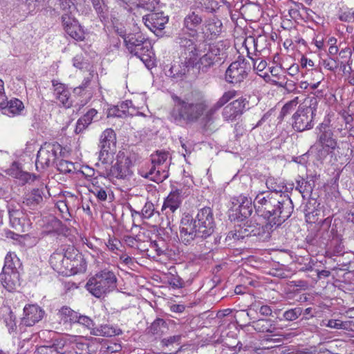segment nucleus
<instances>
[{
    "label": "nucleus",
    "instance_id": "obj_23",
    "mask_svg": "<svg viewBox=\"0 0 354 354\" xmlns=\"http://www.w3.org/2000/svg\"><path fill=\"white\" fill-rule=\"evenodd\" d=\"M250 326L258 333H268L273 334L272 336L280 335L279 330L282 329L277 322L270 319H259L253 321Z\"/></svg>",
    "mask_w": 354,
    "mask_h": 354
},
{
    "label": "nucleus",
    "instance_id": "obj_30",
    "mask_svg": "<svg viewBox=\"0 0 354 354\" xmlns=\"http://www.w3.org/2000/svg\"><path fill=\"white\" fill-rule=\"evenodd\" d=\"M92 6L102 22L109 20V7L104 0H90Z\"/></svg>",
    "mask_w": 354,
    "mask_h": 354
},
{
    "label": "nucleus",
    "instance_id": "obj_24",
    "mask_svg": "<svg viewBox=\"0 0 354 354\" xmlns=\"http://www.w3.org/2000/svg\"><path fill=\"white\" fill-rule=\"evenodd\" d=\"M139 172L142 177L158 183H162L168 177V172L164 168H160V167L153 164L152 161L149 165L142 168Z\"/></svg>",
    "mask_w": 354,
    "mask_h": 354
},
{
    "label": "nucleus",
    "instance_id": "obj_10",
    "mask_svg": "<svg viewBox=\"0 0 354 354\" xmlns=\"http://www.w3.org/2000/svg\"><path fill=\"white\" fill-rule=\"evenodd\" d=\"M198 237L206 239L214 231L215 223L213 212L209 207L201 209L196 217Z\"/></svg>",
    "mask_w": 354,
    "mask_h": 354
},
{
    "label": "nucleus",
    "instance_id": "obj_28",
    "mask_svg": "<svg viewBox=\"0 0 354 354\" xmlns=\"http://www.w3.org/2000/svg\"><path fill=\"white\" fill-rule=\"evenodd\" d=\"M97 111L95 109H90L83 116L80 118L75 129L76 134L82 133L93 122L94 118L97 115Z\"/></svg>",
    "mask_w": 354,
    "mask_h": 354
},
{
    "label": "nucleus",
    "instance_id": "obj_62",
    "mask_svg": "<svg viewBox=\"0 0 354 354\" xmlns=\"http://www.w3.org/2000/svg\"><path fill=\"white\" fill-rule=\"evenodd\" d=\"M254 69L258 72H262L267 66L266 60L261 59H252Z\"/></svg>",
    "mask_w": 354,
    "mask_h": 354
},
{
    "label": "nucleus",
    "instance_id": "obj_48",
    "mask_svg": "<svg viewBox=\"0 0 354 354\" xmlns=\"http://www.w3.org/2000/svg\"><path fill=\"white\" fill-rule=\"evenodd\" d=\"M102 331L104 337H113L122 334L121 329L108 324L102 325Z\"/></svg>",
    "mask_w": 354,
    "mask_h": 354
},
{
    "label": "nucleus",
    "instance_id": "obj_13",
    "mask_svg": "<svg viewBox=\"0 0 354 354\" xmlns=\"http://www.w3.org/2000/svg\"><path fill=\"white\" fill-rule=\"evenodd\" d=\"M50 264L54 270L63 275H71L76 272V261L71 260L66 254L55 252L51 254L49 260Z\"/></svg>",
    "mask_w": 354,
    "mask_h": 354
},
{
    "label": "nucleus",
    "instance_id": "obj_19",
    "mask_svg": "<svg viewBox=\"0 0 354 354\" xmlns=\"http://www.w3.org/2000/svg\"><path fill=\"white\" fill-rule=\"evenodd\" d=\"M62 23L66 32L77 41L84 39V32L79 24L78 21L70 14L65 13L62 16Z\"/></svg>",
    "mask_w": 354,
    "mask_h": 354
},
{
    "label": "nucleus",
    "instance_id": "obj_33",
    "mask_svg": "<svg viewBox=\"0 0 354 354\" xmlns=\"http://www.w3.org/2000/svg\"><path fill=\"white\" fill-rule=\"evenodd\" d=\"M21 263L15 253L9 252L5 257L4 266L3 270L10 271H18Z\"/></svg>",
    "mask_w": 354,
    "mask_h": 354
},
{
    "label": "nucleus",
    "instance_id": "obj_29",
    "mask_svg": "<svg viewBox=\"0 0 354 354\" xmlns=\"http://www.w3.org/2000/svg\"><path fill=\"white\" fill-rule=\"evenodd\" d=\"M240 205L236 209V214H238L239 218L243 220L249 217L253 211L254 204H252L251 198H248L246 196H241L239 197Z\"/></svg>",
    "mask_w": 354,
    "mask_h": 354
},
{
    "label": "nucleus",
    "instance_id": "obj_56",
    "mask_svg": "<svg viewBox=\"0 0 354 354\" xmlns=\"http://www.w3.org/2000/svg\"><path fill=\"white\" fill-rule=\"evenodd\" d=\"M298 97H295L293 100L287 102L283 107L281 113L286 115L290 113L298 104Z\"/></svg>",
    "mask_w": 354,
    "mask_h": 354
},
{
    "label": "nucleus",
    "instance_id": "obj_59",
    "mask_svg": "<svg viewBox=\"0 0 354 354\" xmlns=\"http://www.w3.org/2000/svg\"><path fill=\"white\" fill-rule=\"evenodd\" d=\"M73 64L77 68L83 69L86 67L88 63L84 61L82 55L80 54L73 57Z\"/></svg>",
    "mask_w": 354,
    "mask_h": 354
},
{
    "label": "nucleus",
    "instance_id": "obj_49",
    "mask_svg": "<svg viewBox=\"0 0 354 354\" xmlns=\"http://www.w3.org/2000/svg\"><path fill=\"white\" fill-rule=\"evenodd\" d=\"M251 308L255 310H259L260 314L263 316H270L272 310L270 306L261 305L260 301H255L251 304Z\"/></svg>",
    "mask_w": 354,
    "mask_h": 354
},
{
    "label": "nucleus",
    "instance_id": "obj_55",
    "mask_svg": "<svg viewBox=\"0 0 354 354\" xmlns=\"http://www.w3.org/2000/svg\"><path fill=\"white\" fill-rule=\"evenodd\" d=\"M59 8L66 12V13H71V9L75 8V0H57Z\"/></svg>",
    "mask_w": 354,
    "mask_h": 354
},
{
    "label": "nucleus",
    "instance_id": "obj_44",
    "mask_svg": "<svg viewBox=\"0 0 354 354\" xmlns=\"http://www.w3.org/2000/svg\"><path fill=\"white\" fill-rule=\"evenodd\" d=\"M239 115H241L243 111L247 109L249 102L244 97H240L230 103Z\"/></svg>",
    "mask_w": 354,
    "mask_h": 354
},
{
    "label": "nucleus",
    "instance_id": "obj_27",
    "mask_svg": "<svg viewBox=\"0 0 354 354\" xmlns=\"http://www.w3.org/2000/svg\"><path fill=\"white\" fill-rule=\"evenodd\" d=\"M230 48V43L227 41H218L211 44L208 53L215 58L217 62L227 55V50Z\"/></svg>",
    "mask_w": 354,
    "mask_h": 354
},
{
    "label": "nucleus",
    "instance_id": "obj_47",
    "mask_svg": "<svg viewBox=\"0 0 354 354\" xmlns=\"http://www.w3.org/2000/svg\"><path fill=\"white\" fill-rule=\"evenodd\" d=\"M303 313V309L300 307L289 309L283 314V318L287 321H295Z\"/></svg>",
    "mask_w": 354,
    "mask_h": 354
},
{
    "label": "nucleus",
    "instance_id": "obj_53",
    "mask_svg": "<svg viewBox=\"0 0 354 354\" xmlns=\"http://www.w3.org/2000/svg\"><path fill=\"white\" fill-rule=\"evenodd\" d=\"M76 324H78L88 330L89 328H93V326H95V323L91 317L80 313L76 320Z\"/></svg>",
    "mask_w": 354,
    "mask_h": 354
},
{
    "label": "nucleus",
    "instance_id": "obj_6",
    "mask_svg": "<svg viewBox=\"0 0 354 354\" xmlns=\"http://www.w3.org/2000/svg\"><path fill=\"white\" fill-rule=\"evenodd\" d=\"M274 198L275 203L274 202L272 205V217L268 220L277 227L291 216L294 206L288 194L277 193Z\"/></svg>",
    "mask_w": 354,
    "mask_h": 354
},
{
    "label": "nucleus",
    "instance_id": "obj_20",
    "mask_svg": "<svg viewBox=\"0 0 354 354\" xmlns=\"http://www.w3.org/2000/svg\"><path fill=\"white\" fill-rule=\"evenodd\" d=\"M45 315V311L37 304H28L24 308L22 324L26 326H32L41 321Z\"/></svg>",
    "mask_w": 354,
    "mask_h": 354
},
{
    "label": "nucleus",
    "instance_id": "obj_34",
    "mask_svg": "<svg viewBox=\"0 0 354 354\" xmlns=\"http://www.w3.org/2000/svg\"><path fill=\"white\" fill-rule=\"evenodd\" d=\"M178 313H182L185 311L188 313V317L185 321H183L185 317H178V324H189L191 323V321L193 319L194 315L192 314H190L189 313V308L192 306V303L189 302V304H185L183 301H178Z\"/></svg>",
    "mask_w": 354,
    "mask_h": 354
},
{
    "label": "nucleus",
    "instance_id": "obj_12",
    "mask_svg": "<svg viewBox=\"0 0 354 354\" xmlns=\"http://www.w3.org/2000/svg\"><path fill=\"white\" fill-rule=\"evenodd\" d=\"M177 209V190L171 191L166 198L162 207V212L166 216V229L177 235V222L175 212Z\"/></svg>",
    "mask_w": 354,
    "mask_h": 354
},
{
    "label": "nucleus",
    "instance_id": "obj_51",
    "mask_svg": "<svg viewBox=\"0 0 354 354\" xmlns=\"http://www.w3.org/2000/svg\"><path fill=\"white\" fill-rule=\"evenodd\" d=\"M222 115L223 118L227 121H232L240 116L230 104L227 105L223 110Z\"/></svg>",
    "mask_w": 354,
    "mask_h": 354
},
{
    "label": "nucleus",
    "instance_id": "obj_1",
    "mask_svg": "<svg viewBox=\"0 0 354 354\" xmlns=\"http://www.w3.org/2000/svg\"><path fill=\"white\" fill-rule=\"evenodd\" d=\"M180 57L184 59L180 74L195 77L200 71L206 73L217 60L208 52L199 57V50L193 39L180 38L178 41Z\"/></svg>",
    "mask_w": 354,
    "mask_h": 354
},
{
    "label": "nucleus",
    "instance_id": "obj_3",
    "mask_svg": "<svg viewBox=\"0 0 354 354\" xmlns=\"http://www.w3.org/2000/svg\"><path fill=\"white\" fill-rule=\"evenodd\" d=\"M205 108V102L199 93L191 91L182 99L178 97V117L187 121L196 120Z\"/></svg>",
    "mask_w": 354,
    "mask_h": 354
},
{
    "label": "nucleus",
    "instance_id": "obj_41",
    "mask_svg": "<svg viewBox=\"0 0 354 354\" xmlns=\"http://www.w3.org/2000/svg\"><path fill=\"white\" fill-rule=\"evenodd\" d=\"M237 95V91L235 90H230L225 92L223 95L215 103L216 109H220L223 106L227 103L230 100Z\"/></svg>",
    "mask_w": 354,
    "mask_h": 354
},
{
    "label": "nucleus",
    "instance_id": "obj_58",
    "mask_svg": "<svg viewBox=\"0 0 354 354\" xmlns=\"http://www.w3.org/2000/svg\"><path fill=\"white\" fill-rule=\"evenodd\" d=\"M56 98L66 107L69 108L71 106V102L69 100L70 93L69 91H67L62 93H60L56 95Z\"/></svg>",
    "mask_w": 354,
    "mask_h": 354
},
{
    "label": "nucleus",
    "instance_id": "obj_25",
    "mask_svg": "<svg viewBox=\"0 0 354 354\" xmlns=\"http://www.w3.org/2000/svg\"><path fill=\"white\" fill-rule=\"evenodd\" d=\"M10 222L16 230L26 232L30 225V221L24 216L23 212L18 209L9 211Z\"/></svg>",
    "mask_w": 354,
    "mask_h": 354
},
{
    "label": "nucleus",
    "instance_id": "obj_39",
    "mask_svg": "<svg viewBox=\"0 0 354 354\" xmlns=\"http://www.w3.org/2000/svg\"><path fill=\"white\" fill-rule=\"evenodd\" d=\"M59 313L66 319L65 322L68 321L71 324H76L79 313L74 311L67 306H64L59 310Z\"/></svg>",
    "mask_w": 354,
    "mask_h": 354
},
{
    "label": "nucleus",
    "instance_id": "obj_9",
    "mask_svg": "<svg viewBox=\"0 0 354 354\" xmlns=\"http://www.w3.org/2000/svg\"><path fill=\"white\" fill-rule=\"evenodd\" d=\"M130 161L129 158L124 156H118L116 162L107 168L109 164L102 165L100 164V169H102L100 171L102 176L105 177H113L116 178L124 179L129 175H130L129 164Z\"/></svg>",
    "mask_w": 354,
    "mask_h": 354
},
{
    "label": "nucleus",
    "instance_id": "obj_14",
    "mask_svg": "<svg viewBox=\"0 0 354 354\" xmlns=\"http://www.w3.org/2000/svg\"><path fill=\"white\" fill-rule=\"evenodd\" d=\"M277 193L262 192L259 193L254 200V207L256 212L266 219L272 217L271 212L273 211L272 203H275Z\"/></svg>",
    "mask_w": 354,
    "mask_h": 354
},
{
    "label": "nucleus",
    "instance_id": "obj_36",
    "mask_svg": "<svg viewBox=\"0 0 354 354\" xmlns=\"http://www.w3.org/2000/svg\"><path fill=\"white\" fill-rule=\"evenodd\" d=\"M178 297L181 295L182 297L188 295L189 297H192V294H189L192 292L191 289H188L192 283V279H189L185 281L183 278L178 277Z\"/></svg>",
    "mask_w": 354,
    "mask_h": 354
},
{
    "label": "nucleus",
    "instance_id": "obj_16",
    "mask_svg": "<svg viewBox=\"0 0 354 354\" xmlns=\"http://www.w3.org/2000/svg\"><path fill=\"white\" fill-rule=\"evenodd\" d=\"M180 239L185 245L190 244L198 236V226L196 219L187 214L183 216L180 226Z\"/></svg>",
    "mask_w": 354,
    "mask_h": 354
},
{
    "label": "nucleus",
    "instance_id": "obj_45",
    "mask_svg": "<svg viewBox=\"0 0 354 354\" xmlns=\"http://www.w3.org/2000/svg\"><path fill=\"white\" fill-rule=\"evenodd\" d=\"M57 170L63 174L71 173L75 169L74 164L72 162L61 159L56 162Z\"/></svg>",
    "mask_w": 354,
    "mask_h": 354
},
{
    "label": "nucleus",
    "instance_id": "obj_17",
    "mask_svg": "<svg viewBox=\"0 0 354 354\" xmlns=\"http://www.w3.org/2000/svg\"><path fill=\"white\" fill-rule=\"evenodd\" d=\"M247 237L250 236H259L263 239L270 238L271 232L276 229L275 226L269 221L259 224L252 220L247 221L243 224Z\"/></svg>",
    "mask_w": 354,
    "mask_h": 354
},
{
    "label": "nucleus",
    "instance_id": "obj_5",
    "mask_svg": "<svg viewBox=\"0 0 354 354\" xmlns=\"http://www.w3.org/2000/svg\"><path fill=\"white\" fill-rule=\"evenodd\" d=\"M317 100L311 97L299 105L292 115V128L299 132L311 129L313 127L314 117L317 111Z\"/></svg>",
    "mask_w": 354,
    "mask_h": 354
},
{
    "label": "nucleus",
    "instance_id": "obj_40",
    "mask_svg": "<svg viewBox=\"0 0 354 354\" xmlns=\"http://www.w3.org/2000/svg\"><path fill=\"white\" fill-rule=\"evenodd\" d=\"M313 183L307 181L304 179L297 180V189L302 194L303 196L310 195L313 191Z\"/></svg>",
    "mask_w": 354,
    "mask_h": 354
},
{
    "label": "nucleus",
    "instance_id": "obj_32",
    "mask_svg": "<svg viewBox=\"0 0 354 354\" xmlns=\"http://www.w3.org/2000/svg\"><path fill=\"white\" fill-rule=\"evenodd\" d=\"M7 174L13 178L21 180L23 183H26L30 177V174L24 171L19 164L16 162H13L10 168L7 169Z\"/></svg>",
    "mask_w": 354,
    "mask_h": 354
},
{
    "label": "nucleus",
    "instance_id": "obj_18",
    "mask_svg": "<svg viewBox=\"0 0 354 354\" xmlns=\"http://www.w3.org/2000/svg\"><path fill=\"white\" fill-rule=\"evenodd\" d=\"M88 190L99 201H105L107 199V193L110 189V180L104 176L100 174L91 180Z\"/></svg>",
    "mask_w": 354,
    "mask_h": 354
},
{
    "label": "nucleus",
    "instance_id": "obj_22",
    "mask_svg": "<svg viewBox=\"0 0 354 354\" xmlns=\"http://www.w3.org/2000/svg\"><path fill=\"white\" fill-rule=\"evenodd\" d=\"M145 25L153 32L161 30L168 21V17L162 12L151 11L142 17Z\"/></svg>",
    "mask_w": 354,
    "mask_h": 354
},
{
    "label": "nucleus",
    "instance_id": "obj_52",
    "mask_svg": "<svg viewBox=\"0 0 354 354\" xmlns=\"http://www.w3.org/2000/svg\"><path fill=\"white\" fill-rule=\"evenodd\" d=\"M160 0H139L138 6L149 11H155L158 7Z\"/></svg>",
    "mask_w": 354,
    "mask_h": 354
},
{
    "label": "nucleus",
    "instance_id": "obj_54",
    "mask_svg": "<svg viewBox=\"0 0 354 354\" xmlns=\"http://www.w3.org/2000/svg\"><path fill=\"white\" fill-rule=\"evenodd\" d=\"M124 116H126L125 110L120 109L119 105L110 107L107 110L108 118H123Z\"/></svg>",
    "mask_w": 354,
    "mask_h": 354
},
{
    "label": "nucleus",
    "instance_id": "obj_4",
    "mask_svg": "<svg viewBox=\"0 0 354 354\" xmlns=\"http://www.w3.org/2000/svg\"><path fill=\"white\" fill-rule=\"evenodd\" d=\"M86 288L93 296L100 298L116 289L117 277L113 272L103 270L88 280Z\"/></svg>",
    "mask_w": 354,
    "mask_h": 354
},
{
    "label": "nucleus",
    "instance_id": "obj_37",
    "mask_svg": "<svg viewBox=\"0 0 354 354\" xmlns=\"http://www.w3.org/2000/svg\"><path fill=\"white\" fill-rule=\"evenodd\" d=\"M202 22V19L195 12H192L188 15L184 19L185 26L190 30H194V28Z\"/></svg>",
    "mask_w": 354,
    "mask_h": 354
},
{
    "label": "nucleus",
    "instance_id": "obj_35",
    "mask_svg": "<svg viewBox=\"0 0 354 354\" xmlns=\"http://www.w3.org/2000/svg\"><path fill=\"white\" fill-rule=\"evenodd\" d=\"M245 237H247V236L243 225H239L238 226H235L233 230H231L227 233L225 240L238 241L240 239H243Z\"/></svg>",
    "mask_w": 354,
    "mask_h": 354
},
{
    "label": "nucleus",
    "instance_id": "obj_2",
    "mask_svg": "<svg viewBox=\"0 0 354 354\" xmlns=\"http://www.w3.org/2000/svg\"><path fill=\"white\" fill-rule=\"evenodd\" d=\"M124 42L129 53L138 57L147 68L153 66L151 58L154 53L152 51V46L149 39L142 32L124 35Z\"/></svg>",
    "mask_w": 354,
    "mask_h": 354
},
{
    "label": "nucleus",
    "instance_id": "obj_61",
    "mask_svg": "<svg viewBox=\"0 0 354 354\" xmlns=\"http://www.w3.org/2000/svg\"><path fill=\"white\" fill-rule=\"evenodd\" d=\"M3 322L10 333L15 329V317L12 315V313H10L7 317H5Z\"/></svg>",
    "mask_w": 354,
    "mask_h": 354
},
{
    "label": "nucleus",
    "instance_id": "obj_31",
    "mask_svg": "<svg viewBox=\"0 0 354 354\" xmlns=\"http://www.w3.org/2000/svg\"><path fill=\"white\" fill-rule=\"evenodd\" d=\"M1 109L5 110V113L12 114V116H15L21 114L24 109V105L19 99L13 98L10 101L6 100L5 107Z\"/></svg>",
    "mask_w": 354,
    "mask_h": 354
},
{
    "label": "nucleus",
    "instance_id": "obj_26",
    "mask_svg": "<svg viewBox=\"0 0 354 354\" xmlns=\"http://www.w3.org/2000/svg\"><path fill=\"white\" fill-rule=\"evenodd\" d=\"M19 273L18 271L3 270L0 274V281L3 286L11 292L19 284Z\"/></svg>",
    "mask_w": 354,
    "mask_h": 354
},
{
    "label": "nucleus",
    "instance_id": "obj_46",
    "mask_svg": "<svg viewBox=\"0 0 354 354\" xmlns=\"http://www.w3.org/2000/svg\"><path fill=\"white\" fill-rule=\"evenodd\" d=\"M168 158V153L166 152L157 151L156 154H152L151 156V161H152L153 164L156 165L160 168H165L166 167H163V164L167 160Z\"/></svg>",
    "mask_w": 354,
    "mask_h": 354
},
{
    "label": "nucleus",
    "instance_id": "obj_8",
    "mask_svg": "<svg viewBox=\"0 0 354 354\" xmlns=\"http://www.w3.org/2000/svg\"><path fill=\"white\" fill-rule=\"evenodd\" d=\"M250 71V64L244 59L233 62L225 71V79L229 84L236 85L243 82Z\"/></svg>",
    "mask_w": 354,
    "mask_h": 354
},
{
    "label": "nucleus",
    "instance_id": "obj_63",
    "mask_svg": "<svg viewBox=\"0 0 354 354\" xmlns=\"http://www.w3.org/2000/svg\"><path fill=\"white\" fill-rule=\"evenodd\" d=\"M52 84L54 87V95L55 96L68 91L65 88L64 84L58 82L57 80H52Z\"/></svg>",
    "mask_w": 354,
    "mask_h": 354
},
{
    "label": "nucleus",
    "instance_id": "obj_43",
    "mask_svg": "<svg viewBox=\"0 0 354 354\" xmlns=\"http://www.w3.org/2000/svg\"><path fill=\"white\" fill-rule=\"evenodd\" d=\"M207 30L211 35H218L222 31V23L219 20L212 19L208 21Z\"/></svg>",
    "mask_w": 354,
    "mask_h": 354
},
{
    "label": "nucleus",
    "instance_id": "obj_57",
    "mask_svg": "<svg viewBox=\"0 0 354 354\" xmlns=\"http://www.w3.org/2000/svg\"><path fill=\"white\" fill-rule=\"evenodd\" d=\"M153 204L151 202H147L142 209L141 213L145 218H149L153 214Z\"/></svg>",
    "mask_w": 354,
    "mask_h": 354
},
{
    "label": "nucleus",
    "instance_id": "obj_64",
    "mask_svg": "<svg viewBox=\"0 0 354 354\" xmlns=\"http://www.w3.org/2000/svg\"><path fill=\"white\" fill-rule=\"evenodd\" d=\"M322 64L325 68L330 71H334L337 67L335 60L332 58L324 59Z\"/></svg>",
    "mask_w": 354,
    "mask_h": 354
},
{
    "label": "nucleus",
    "instance_id": "obj_42",
    "mask_svg": "<svg viewBox=\"0 0 354 354\" xmlns=\"http://www.w3.org/2000/svg\"><path fill=\"white\" fill-rule=\"evenodd\" d=\"M268 189H270V192L280 193L282 194V189L283 185L281 183L278 182V180L274 177H268L266 182Z\"/></svg>",
    "mask_w": 354,
    "mask_h": 354
},
{
    "label": "nucleus",
    "instance_id": "obj_15",
    "mask_svg": "<svg viewBox=\"0 0 354 354\" xmlns=\"http://www.w3.org/2000/svg\"><path fill=\"white\" fill-rule=\"evenodd\" d=\"M317 129L319 130L317 142L324 150L332 153L338 148L337 141L333 137V132L330 129L328 122L319 124Z\"/></svg>",
    "mask_w": 354,
    "mask_h": 354
},
{
    "label": "nucleus",
    "instance_id": "obj_38",
    "mask_svg": "<svg viewBox=\"0 0 354 354\" xmlns=\"http://www.w3.org/2000/svg\"><path fill=\"white\" fill-rule=\"evenodd\" d=\"M165 328H166L165 322L162 319L158 318L151 324L147 330L149 333L153 335H160L163 333Z\"/></svg>",
    "mask_w": 354,
    "mask_h": 354
},
{
    "label": "nucleus",
    "instance_id": "obj_21",
    "mask_svg": "<svg viewBox=\"0 0 354 354\" xmlns=\"http://www.w3.org/2000/svg\"><path fill=\"white\" fill-rule=\"evenodd\" d=\"M44 191L41 189H32L30 192L25 194L23 197V209L26 211H37L44 202Z\"/></svg>",
    "mask_w": 354,
    "mask_h": 354
},
{
    "label": "nucleus",
    "instance_id": "obj_7",
    "mask_svg": "<svg viewBox=\"0 0 354 354\" xmlns=\"http://www.w3.org/2000/svg\"><path fill=\"white\" fill-rule=\"evenodd\" d=\"M116 142V134L112 129H105L101 134L100 138L98 160L99 162L95 164L97 167H100V164H109L112 160V155L109 152L111 146H113Z\"/></svg>",
    "mask_w": 354,
    "mask_h": 354
},
{
    "label": "nucleus",
    "instance_id": "obj_11",
    "mask_svg": "<svg viewBox=\"0 0 354 354\" xmlns=\"http://www.w3.org/2000/svg\"><path fill=\"white\" fill-rule=\"evenodd\" d=\"M61 145L58 143H44L37 154L36 167L39 169H44L55 163L58 151H61Z\"/></svg>",
    "mask_w": 354,
    "mask_h": 354
},
{
    "label": "nucleus",
    "instance_id": "obj_50",
    "mask_svg": "<svg viewBox=\"0 0 354 354\" xmlns=\"http://www.w3.org/2000/svg\"><path fill=\"white\" fill-rule=\"evenodd\" d=\"M216 104H214L206 113L205 117L203 119L204 123V128L208 129L211 127L214 121V115L218 109H216Z\"/></svg>",
    "mask_w": 354,
    "mask_h": 354
},
{
    "label": "nucleus",
    "instance_id": "obj_60",
    "mask_svg": "<svg viewBox=\"0 0 354 354\" xmlns=\"http://www.w3.org/2000/svg\"><path fill=\"white\" fill-rule=\"evenodd\" d=\"M166 76L171 78V81L175 83L176 75L177 74V69L175 65H167L164 68Z\"/></svg>",
    "mask_w": 354,
    "mask_h": 354
}]
</instances>
